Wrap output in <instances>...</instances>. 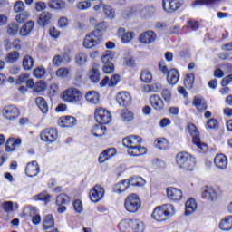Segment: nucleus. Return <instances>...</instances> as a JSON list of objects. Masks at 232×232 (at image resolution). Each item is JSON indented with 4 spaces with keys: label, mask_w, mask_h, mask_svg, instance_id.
<instances>
[{
    "label": "nucleus",
    "mask_w": 232,
    "mask_h": 232,
    "mask_svg": "<svg viewBox=\"0 0 232 232\" xmlns=\"http://www.w3.org/2000/svg\"><path fill=\"white\" fill-rule=\"evenodd\" d=\"M122 144L125 148H128V155L130 157H140L148 153V149L140 146L142 144V138L140 136L132 135L126 137L123 139Z\"/></svg>",
    "instance_id": "nucleus-1"
},
{
    "label": "nucleus",
    "mask_w": 232,
    "mask_h": 232,
    "mask_svg": "<svg viewBox=\"0 0 232 232\" xmlns=\"http://www.w3.org/2000/svg\"><path fill=\"white\" fill-rule=\"evenodd\" d=\"M173 215H175V207L171 204H166L155 208L151 217L157 222H164L169 220Z\"/></svg>",
    "instance_id": "nucleus-2"
},
{
    "label": "nucleus",
    "mask_w": 232,
    "mask_h": 232,
    "mask_svg": "<svg viewBox=\"0 0 232 232\" xmlns=\"http://www.w3.org/2000/svg\"><path fill=\"white\" fill-rule=\"evenodd\" d=\"M118 227L121 232H144V223L139 219H123Z\"/></svg>",
    "instance_id": "nucleus-3"
},
{
    "label": "nucleus",
    "mask_w": 232,
    "mask_h": 232,
    "mask_svg": "<svg viewBox=\"0 0 232 232\" xmlns=\"http://www.w3.org/2000/svg\"><path fill=\"white\" fill-rule=\"evenodd\" d=\"M176 162L181 169L185 171H193L195 168V160L187 152H179L176 156Z\"/></svg>",
    "instance_id": "nucleus-4"
},
{
    "label": "nucleus",
    "mask_w": 232,
    "mask_h": 232,
    "mask_svg": "<svg viewBox=\"0 0 232 232\" xmlns=\"http://www.w3.org/2000/svg\"><path fill=\"white\" fill-rule=\"evenodd\" d=\"M102 31L94 30L87 34L83 41V46L87 50H91V48H95L97 44H101L102 41Z\"/></svg>",
    "instance_id": "nucleus-5"
},
{
    "label": "nucleus",
    "mask_w": 232,
    "mask_h": 232,
    "mask_svg": "<svg viewBox=\"0 0 232 232\" xmlns=\"http://www.w3.org/2000/svg\"><path fill=\"white\" fill-rule=\"evenodd\" d=\"M140 206H142L140 198L135 193L129 195L124 200V208L129 213H138Z\"/></svg>",
    "instance_id": "nucleus-6"
},
{
    "label": "nucleus",
    "mask_w": 232,
    "mask_h": 232,
    "mask_svg": "<svg viewBox=\"0 0 232 232\" xmlns=\"http://www.w3.org/2000/svg\"><path fill=\"white\" fill-rule=\"evenodd\" d=\"M188 130L192 137L193 144H195L198 150H201V151H206L208 150V145L200 140V132L198 131V129H197V126L193 123H188Z\"/></svg>",
    "instance_id": "nucleus-7"
},
{
    "label": "nucleus",
    "mask_w": 232,
    "mask_h": 232,
    "mask_svg": "<svg viewBox=\"0 0 232 232\" xmlns=\"http://www.w3.org/2000/svg\"><path fill=\"white\" fill-rule=\"evenodd\" d=\"M220 197V190L212 186H205L201 191V198L207 202H216V200Z\"/></svg>",
    "instance_id": "nucleus-8"
},
{
    "label": "nucleus",
    "mask_w": 232,
    "mask_h": 232,
    "mask_svg": "<svg viewBox=\"0 0 232 232\" xmlns=\"http://www.w3.org/2000/svg\"><path fill=\"white\" fill-rule=\"evenodd\" d=\"M63 99L65 102H79L82 99V94L77 88H69L63 92Z\"/></svg>",
    "instance_id": "nucleus-9"
},
{
    "label": "nucleus",
    "mask_w": 232,
    "mask_h": 232,
    "mask_svg": "<svg viewBox=\"0 0 232 232\" xmlns=\"http://www.w3.org/2000/svg\"><path fill=\"white\" fill-rule=\"evenodd\" d=\"M94 115L98 124L106 125L111 122V114L104 108L96 109Z\"/></svg>",
    "instance_id": "nucleus-10"
},
{
    "label": "nucleus",
    "mask_w": 232,
    "mask_h": 232,
    "mask_svg": "<svg viewBox=\"0 0 232 232\" xmlns=\"http://www.w3.org/2000/svg\"><path fill=\"white\" fill-rule=\"evenodd\" d=\"M2 113L5 117V119H7V121H15V119H17V117H19V115H21V112L19 111L17 107L14 106V105L5 106L3 109Z\"/></svg>",
    "instance_id": "nucleus-11"
},
{
    "label": "nucleus",
    "mask_w": 232,
    "mask_h": 232,
    "mask_svg": "<svg viewBox=\"0 0 232 232\" xmlns=\"http://www.w3.org/2000/svg\"><path fill=\"white\" fill-rule=\"evenodd\" d=\"M40 137L44 142H55L57 140V138L59 137V134L57 133V130L55 129H45L44 130Z\"/></svg>",
    "instance_id": "nucleus-12"
},
{
    "label": "nucleus",
    "mask_w": 232,
    "mask_h": 232,
    "mask_svg": "<svg viewBox=\"0 0 232 232\" xmlns=\"http://www.w3.org/2000/svg\"><path fill=\"white\" fill-rule=\"evenodd\" d=\"M162 6L165 12L171 13L182 6L181 0H162Z\"/></svg>",
    "instance_id": "nucleus-13"
},
{
    "label": "nucleus",
    "mask_w": 232,
    "mask_h": 232,
    "mask_svg": "<svg viewBox=\"0 0 232 232\" xmlns=\"http://www.w3.org/2000/svg\"><path fill=\"white\" fill-rule=\"evenodd\" d=\"M167 197L169 200H173V202H180L183 197L182 190L174 187H169L167 188Z\"/></svg>",
    "instance_id": "nucleus-14"
},
{
    "label": "nucleus",
    "mask_w": 232,
    "mask_h": 232,
    "mask_svg": "<svg viewBox=\"0 0 232 232\" xmlns=\"http://www.w3.org/2000/svg\"><path fill=\"white\" fill-rule=\"evenodd\" d=\"M155 39H157V34L153 31H145L139 37L141 44H151V43H155Z\"/></svg>",
    "instance_id": "nucleus-15"
},
{
    "label": "nucleus",
    "mask_w": 232,
    "mask_h": 232,
    "mask_svg": "<svg viewBox=\"0 0 232 232\" xmlns=\"http://www.w3.org/2000/svg\"><path fill=\"white\" fill-rule=\"evenodd\" d=\"M103 197H104V188L99 185H96L90 191V198L92 202H99V200H102Z\"/></svg>",
    "instance_id": "nucleus-16"
},
{
    "label": "nucleus",
    "mask_w": 232,
    "mask_h": 232,
    "mask_svg": "<svg viewBox=\"0 0 232 232\" xmlns=\"http://www.w3.org/2000/svg\"><path fill=\"white\" fill-rule=\"evenodd\" d=\"M150 103L156 111H162L164 110V101L159 94H153L150 97Z\"/></svg>",
    "instance_id": "nucleus-17"
},
{
    "label": "nucleus",
    "mask_w": 232,
    "mask_h": 232,
    "mask_svg": "<svg viewBox=\"0 0 232 232\" xmlns=\"http://www.w3.org/2000/svg\"><path fill=\"white\" fill-rule=\"evenodd\" d=\"M116 100L118 104H120L121 106H123L124 108L131 104V95H130V92H128L118 93L116 96Z\"/></svg>",
    "instance_id": "nucleus-18"
},
{
    "label": "nucleus",
    "mask_w": 232,
    "mask_h": 232,
    "mask_svg": "<svg viewBox=\"0 0 232 232\" xmlns=\"http://www.w3.org/2000/svg\"><path fill=\"white\" fill-rule=\"evenodd\" d=\"M77 124V120L72 116H63L58 120L60 128H73Z\"/></svg>",
    "instance_id": "nucleus-19"
},
{
    "label": "nucleus",
    "mask_w": 232,
    "mask_h": 232,
    "mask_svg": "<svg viewBox=\"0 0 232 232\" xmlns=\"http://www.w3.org/2000/svg\"><path fill=\"white\" fill-rule=\"evenodd\" d=\"M214 164L218 169H227V157L224 154H217L214 159Z\"/></svg>",
    "instance_id": "nucleus-20"
},
{
    "label": "nucleus",
    "mask_w": 232,
    "mask_h": 232,
    "mask_svg": "<svg viewBox=\"0 0 232 232\" xmlns=\"http://www.w3.org/2000/svg\"><path fill=\"white\" fill-rule=\"evenodd\" d=\"M25 173L28 177H37L39 174V164L37 161L28 163L25 168Z\"/></svg>",
    "instance_id": "nucleus-21"
},
{
    "label": "nucleus",
    "mask_w": 232,
    "mask_h": 232,
    "mask_svg": "<svg viewBox=\"0 0 232 232\" xmlns=\"http://www.w3.org/2000/svg\"><path fill=\"white\" fill-rule=\"evenodd\" d=\"M179 77L180 74L179 73V71H177V69H170L167 74V81L169 84H170L171 86H175V84L179 82Z\"/></svg>",
    "instance_id": "nucleus-22"
},
{
    "label": "nucleus",
    "mask_w": 232,
    "mask_h": 232,
    "mask_svg": "<svg viewBox=\"0 0 232 232\" xmlns=\"http://www.w3.org/2000/svg\"><path fill=\"white\" fill-rule=\"evenodd\" d=\"M195 211H197V201L190 198L185 204V215L186 217H189V215H193Z\"/></svg>",
    "instance_id": "nucleus-23"
},
{
    "label": "nucleus",
    "mask_w": 232,
    "mask_h": 232,
    "mask_svg": "<svg viewBox=\"0 0 232 232\" xmlns=\"http://www.w3.org/2000/svg\"><path fill=\"white\" fill-rule=\"evenodd\" d=\"M119 35L121 36V43L126 44L131 43V41H133V37H135V33L121 30V31H119Z\"/></svg>",
    "instance_id": "nucleus-24"
},
{
    "label": "nucleus",
    "mask_w": 232,
    "mask_h": 232,
    "mask_svg": "<svg viewBox=\"0 0 232 232\" xmlns=\"http://www.w3.org/2000/svg\"><path fill=\"white\" fill-rule=\"evenodd\" d=\"M193 106H195L198 111H206L208 110V103L204 98L195 97L193 100Z\"/></svg>",
    "instance_id": "nucleus-25"
},
{
    "label": "nucleus",
    "mask_w": 232,
    "mask_h": 232,
    "mask_svg": "<svg viewBox=\"0 0 232 232\" xmlns=\"http://www.w3.org/2000/svg\"><path fill=\"white\" fill-rule=\"evenodd\" d=\"M19 146H21V139L15 140L14 138H10L6 141L5 150L10 153L14 151L15 148H19Z\"/></svg>",
    "instance_id": "nucleus-26"
},
{
    "label": "nucleus",
    "mask_w": 232,
    "mask_h": 232,
    "mask_svg": "<svg viewBox=\"0 0 232 232\" xmlns=\"http://www.w3.org/2000/svg\"><path fill=\"white\" fill-rule=\"evenodd\" d=\"M222 0H196L193 6H213L215 5H220Z\"/></svg>",
    "instance_id": "nucleus-27"
},
{
    "label": "nucleus",
    "mask_w": 232,
    "mask_h": 232,
    "mask_svg": "<svg viewBox=\"0 0 232 232\" xmlns=\"http://www.w3.org/2000/svg\"><path fill=\"white\" fill-rule=\"evenodd\" d=\"M219 228L222 231H231L232 230V216L223 218L219 223Z\"/></svg>",
    "instance_id": "nucleus-28"
},
{
    "label": "nucleus",
    "mask_w": 232,
    "mask_h": 232,
    "mask_svg": "<svg viewBox=\"0 0 232 232\" xmlns=\"http://www.w3.org/2000/svg\"><path fill=\"white\" fill-rule=\"evenodd\" d=\"M35 103L36 106H38L39 110H41L42 113H48L49 111V107H48V102H46V100L43 97H37L35 99Z\"/></svg>",
    "instance_id": "nucleus-29"
},
{
    "label": "nucleus",
    "mask_w": 232,
    "mask_h": 232,
    "mask_svg": "<svg viewBox=\"0 0 232 232\" xmlns=\"http://www.w3.org/2000/svg\"><path fill=\"white\" fill-rule=\"evenodd\" d=\"M49 8L53 10H64L66 8V2L63 0H53L49 2Z\"/></svg>",
    "instance_id": "nucleus-30"
},
{
    "label": "nucleus",
    "mask_w": 232,
    "mask_h": 232,
    "mask_svg": "<svg viewBox=\"0 0 232 232\" xmlns=\"http://www.w3.org/2000/svg\"><path fill=\"white\" fill-rule=\"evenodd\" d=\"M140 81L142 82L150 84V82L153 81V74H151V72L150 70L144 69L140 72Z\"/></svg>",
    "instance_id": "nucleus-31"
},
{
    "label": "nucleus",
    "mask_w": 232,
    "mask_h": 232,
    "mask_svg": "<svg viewBox=\"0 0 232 232\" xmlns=\"http://www.w3.org/2000/svg\"><path fill=\"white\" fill-rule=\"evenodd\" d=\"M34 58L30 55H25L23 58V68L24 70L29 71L32 70V68H34Z\"/></svg>",
    "instance_id": "nucleus-32"
},
{
    "label": "nucleus",
    "mask_w": 232,
    "mask_h": 232,
    "mask_svg": "<svg viewBox=\"0 0 232 232\" xmlns=\"http://www.w3.org/2000/svg\"><path fill=\"white\" fill-rule=\"evenodd\" d=\"M85 99L88 101V102H91V104H99V94L97 92L91 91L87 92Z\"/></svg>",
    "instance_id": "nucleus-33"
},
{
    "label": "nucleus",
    "mask_w": 232,
    "mask_h": 232,
    "mask_svg": "<svg viewBox=\"0 0 232 232\" xmlns=\"http://www.w3.org/2000/svg\"><path fill=\"white\" fill-rule=\"evenodd\" d=\"M51 19H52V14L48 12H44L41 14L38 19V24H40L41 26H46V24L50 23Z\"/></svg>",
    "instance_id": "nucleus-34"
},
{
    "label": "nucleus",
    "mask_w": 232,
    "mask_h": 232,
    "mask_svg": "<svg viewBox=\"0 0 232 232\" xmlns=\"http://www.w3.org/2000/svg\"><path fill=\"white\" fill-rule=\"evenodd\" d=\"M89 79L92 82H99L101 81V72H99V69L93 67L89 72Z\"/></svg>",
    "instance_id": "nucleus-35"
},
{
    "label": "nucleus",
    "mask_w": 232,
    "mask_h": 232,
    "mask_svg": "<svg viewBox=\"0 0 232 232\" xmlns=\"http://www.w3.org/2000/svg\"><path fill=\"white\" fill-rule=\"evenodd\" d=\"M92 133L94 137H102L106 133V127L102 126V124L95 125Z\"/></svg>",
    "instance_id": "nucleus-36"
},
{
    "label": "nucleus",
    "mask_w": 232,
    "mask_h": 232,
    "mask_svg": "<svg viewBox=\"0 0 232 232\" xmlns=\"http://www.w3.org/2000/svg\"><path fill=\"white\" fill-rule=\"evenodd\" d=\"M129 186H144L146 184V180L140 177H133L130 178V179H127Z\"/></svg>",
    "instance_id": "nucleus-37"
},
{
    "label": "nucleus",
    "mask_w": 232,
    "mask_h": 232,
    "mask_svg": "<svg viewBox=\"0 0 232 232\" xmlns=\"http://www.w3.org/2000/svg\"><path fill=\"white\" fill-rule=\"evenodd\" d=\"M154 145L158 150H168L169 143L168 142V140L164 138H160L155 140Z\"/></svg>",
    "instance_id": "nucleus-38"
},
{
    "label": "nucleus",
    "mask_w": 232,
    "mask_h": 232,
    "mask_svg": "<svg viewBox=\"0 0 232 232\" xmlns=\"http://www.w3.org/2000/svg\"><path fill=\"white\" fill-rule=\"evenodd\" d=\"M121 121L122 122H125V124H128V122H131L133 121V112L128 111V110H123L121 113Z\"/></svg>",
    "instance_id": "nucleus-39"
},
{
    "label": "nucleus",
    "mask_w": 232,
    "mask_h": 232,
    "mask_svg": "<svg viewBox=\"0 0 232 232\" xmlns=\"http://www.w3.org/2000/svg\"><path fill=\"white\" fill-rule=\"evenodd\" d=\"M54 224H55V221L53 219V216H52V215L45 216V218L44 219V228L45 230L52 229V227H53Z\"/></svg>",
    "instance_id": "nucleus-40"
},
{
    "label": "nucleus",
    "mask_w": 232,
    "mask_h": 232,
    "mask_svg": "<svg viewBox=\"0 0 232 232\" xmlns=\"http://www.w3.org/2000/svg\"><path fill=\"white\" fill-rule=\"evenodd\" d=\"M128 188H130V185L128 183V179H125L115 185L114 191H116V193H122L126 191Z\"/></svg>",
    "instance_id": "nucleus-41"
},
{
    "label": "nucleus",
    "mask_w": 232,
    "mask_h": 232,
    "mask_svg": "<svg viewBox=\"0 0 232 232\" xmlns=\"http://www.w3.org/2000/svg\"><path fill=\"white\" fill-rule=\"evenodd\" d=\"M115 58V53L111 51H105L102 56V62L103 64H109Z\"/></svg>",
    "instance_id": "nucleus-42"
},
{
    "label": "nucleus",
    "mask_w": 232,
    "mask_h": 232,
    "mask_svg": "<svg viewBox=\"0 0 232 232\" xmlns=\"http://www.w3.org/2000/svg\"><path fill=\"white\" fill-rule=\"evenodd\" d=\"M71 198L66 194H60L56 198V206H64L70 202Z\"/></svg>",
    "instance_id": "nucleus-43"
},
{
    "label": "nucleus",
    "mask_w": 232,
    "mask_h": 232,
    "mask_svg": "<svg viewBox=\"0 0 232 232\" xmlns=\"http://www.w3.org/2000/svg\"><path fill=\"white\" fill-rule=\"evenodd\" d=\"M195 82V74L190 73L187 74L184 80V85L186 88L191 89L193 88V84Z\"/></svg>",
    "instance_id": "nucleus-44"
},
{
    "label": "nucleus",
    "mask_w": 232,
    "mask_h": 232,
    "mask_svg": "<svg viewBox=\"0 0 232 232\" xmlns=\"http://www.w3.org/2000/svg\"><path fill=\"white\" fill-rule=\"evenodd\" d=\"M50 198H52V197L47 192H42L34 197V200H41L42 202H45V204L50 202Z\"/></svg>",
    "instance_id": "nucleus-45"
},
{
    "label": "nucleus",
    "mask_w": 232,
    "mask_h": 232,
    "mask_svg": "<svg viewBox=\"0 0 232 232\" xmlns=\"http://www.w3.org/2000/svg\"><path fill=\"white\" fill-rule=\"evenodd\" d=\"M19 57H21L19 52L14 51L7 54L6 61L7 63H17V61H19Z\"/></svg>",
    "instance_id": "nucleus-46"
},
{
    "label": "nucleus",
    "mask_w": 232,
    "mask_h": 232,
    "mask_svg": "<svg viewBox=\"0 0 232 232\" xmlns=\"http://www.w3.org/2000/svg\"><path fill=\"white\" fill-rule=\"evenodd\" d=\"M70 75V69L66 67H61L56 71V77L60 79H66Z\"/></svg>",
    "instance_id": "nucleus-47"
},
{
    "label": "nucleus",
    "mask_w": 232,
    "mask_h": 232,
    "mask_svg": "<svg viewBox=\"0 0 232 232\" xmlns=\"http://www.w3.org/2000/svg\"><path fill=\"white\" fill-rule=\"evenodd\" d=\"M30 18V12L28 11H23V13L17 14L15 16V21L16 23H19L20 24L24 23V21H26V19Z\"/></svg>",
    "instance_id": "nucleus-48"
},
{
    "label": "nucleus",
    "mask_w": 232,
    "mask_h": 232,
    "mask_svg": "<svg viewBox=\"0 0 232 232\" xmlns=\"http://www.w3.org/2000/svg\"><path fill=\"white\" fill-rule=\"evenodd\" d=\"M103 14L108 17V19L115 18V10H113L110 5H103Z\"/></svg>",
    "instance_id": "nucleus-49"
},
{
    "label": "nucleus",
    "mask_w": 232,
    "mask_h": 232,
    "mask_svg": "<svg viewBox=\"0 0 232 232\" xmlns=\"http://www.w3.org/2000/svg\"><path fill=\"white\" fill-rule=\"evenodd\" d=\"M24 8H26V5H24V3L21 0H18L14 5V11L15 14H21V12H24Z\"/></svg>",
    "instance_id": "nucleus-50"
},
{
    "label": "nucleus",
    "mask_w": 232,
    "mask_h": 232,
    "mask_svg": "<svg viewBox=\"0 0 232 232\" xmlns=\"http://www.w3.org/2000/svg\"><path fill=\"white\" fill-rule=\"evenodd\" d=\"M153 14H155V7L153 6H147L140 12V15H143V17H151Z\"/></svg>",
    "instance_id": "nucleus-51"
},
{
    "label": "nucleus",
    "mask_w": 232,
    "mask_h": 232,
    "mask_svg": "<svg viewBox=\"0 0 232 232\" xmlns=\"http://www.w3.org/2000/svg\"><path fill=\"white\" fill-rule=\"evenodd\" d=\"M33 73L36 79H43V76L46 75V69L43 66H39L34 69Z\"/></svg>",
    "instance_id": "nucleus-52"
},
{
    "label": "nucleus",
    "mask_w": 232,
    "mask_h": 232,
    "mask_svg": "<svg viewBox=\"0 0 232 232\" xmlns=\"http://www.w3.org/2000/svg\"><path fill=\"white\" fill-rule=\"evenodd\" d=\"M86 61H88V55L84 53H79L75 57V62L77 64H85Z\"/></svg>",
    "instance_id": "nucleus-53"
},
{
    "label": "nucleus",
    "mask_w": 232,
    "mask_h": 232,
    "mask_svg": "<svg viewBox=\"0 0 232 232\" xmlns=\"http://www.w3.org/2000/svg\"><path fill=\"white\" fill-rule=\"evenodd\" d=\"M70 22L66 16H62L58 19V27L59 28H68Z\"/></svg>",
    "instance_id": "nucleus-54"
},
{
    "label": "nucleus",
    "mask_w": 232,
    "mask_h": 232,
    "mask_svg": "<svg viewBox=\"0 0 232 232\" xmlns=\"http://www.w3.org/2000/svg\"><path fill=\"white\" fill-rule=\"evenodd\" d=\"M92 3H90L88 0L80 2L76 5V7L78 10H88V8H91Z\"/></svg>",
    "instance_id": "nucleus-55"
},
{
    "label": "nucleus",
    "mask_w": 232,
    "mask_h": 232,
    "mask_svg": "<svg viewBox=\"0 0 232 232\" xmlns=\"http://www.w3.org/2000/svg\"><path fill=\"white\" fill-rule=\"evenodd\" d=\"M161 96L166 102H169L171 101V91L168 89H163L161 91Z\"/></svg>",
    "instance_id": "nucleus-56"
},
{
    "label": "nucleus",
    "mask_w": 232,
    "mask_h": 232,
    "mask_svg": "<svg viewBox=\"0 0 232 232\" xmlns=\"http://www.w3.org/2000/svg\"><path fill=\"white\" fill-rule=\"evenodd\" d=\"M103 72L107 74L113 73V72H115V67L111 63H104Z\"/></svg>",
    "instance_id": "nucleus-57"
},
{
    "label": "nucleus",
    "mask_w": 232,
    "mask_h": 232,
    "mask_svg": "<svg viewBox=\"0 0 232 232\" xmlns=\"http://www.w3.org/2000/svg\"><path fill=\"white\" fill-rule=\"evenodd\" d=\"M207 126L209 130H215V128H218V121L215 118H211L207 121Z\"/></svg>",
    "instance_id": "nucleus-58"
},
{
    "label": "nucleus",
    "mask_w": 232,
    "mask_h": 232,
    "mask_svg": "<svg viewBox=\"0 0 232 232\" xmlns=\"http://www.w3.org/2000/svg\"><path fill=\"white\" fill-rule=\"evenodd\" d=\"M10 35H15L17 34V32H19L20 35H22V37H26V35L30 34V31L28 30H10L8 31Z\"/></svg>",
    "instance_id": "nucleus-59"
},
{
    "label": "nucleus",
    "mask_w": 232,
    "mask_h": 232,
    "mask_svg": "<svg viewBox=\"0 0 232 232\" xmlns=\"http://www.w3.org/2000/svg\"><path fill=\"white\" fill-rule=\"evenodd\" d=\"M44 90H46L44 82H39L34 86V92H36V93H41V92H44Z\"/></svg>",
    "instance_id": "nucleus-60"
},
{
    "label": "nucleus",
    "mask_w": 232,
    "mask_h": 232,
    "mask_svg": "<svg viewBox=\"0 0 232 232\" xmlns=\"http://www.w3.org/2000/svg\"><path fill=\"white\" fill-rule=\"evenodd\" d=\"M73 208L77 213H82V202L77 199L73 202Z\"/></svg>",
    "instance_id": "nucleus-61"
},
{
    "label": "nucleus",
    "mask_w": 232,
    "mask_h": 232,
    "mask_svg": "<svg viewBox=\"0 0 232 232\" xmlns=\"http://www.w3.org/2000/svg\"><path fill=\"white\" fill-rule=\"evenodd\" d=\"M104 152L106 153V159H111L112 157H115L117 150H115V148H111L104 150Z\"/></svg>",
    "instance_id": "nucleus-62"
},
{
    "label": "nucleus",
    "mask_w": 232,
    "mask_h": 232,
    "mask_svg": "<svg viewBox=\"0 0 232 232\" xmlns=\"http://www.w3.org/2000/svg\"><path fill=\"white\" fill-rule=\"evenodd\" d=\"M149 88L150 90L155 92H160V90H162V84H160V82H156L151 85H149Z\"/></svg>",
    "instance_id": "nucleus-63"
},
{
    "label": "nucleus",
    "mask_w": 232,
    "mask_h": 232,
    "mask_svg": "<svg viewBox=\"0 0 232 232\" xmlns=\"http://www.w3.org/2000/svg\"><path fill=\"white\" fill-rule=\"evenodd\" d=\"M120 76L119 74H114L109 81V86H117L119 82Z\"/></svg>",
    "instance_id": "nucleus-64"
}]
</instances>
